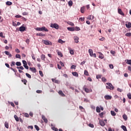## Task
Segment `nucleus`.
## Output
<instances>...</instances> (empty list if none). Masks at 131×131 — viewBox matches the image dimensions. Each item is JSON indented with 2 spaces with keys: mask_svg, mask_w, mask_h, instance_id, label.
<instances>
[{
  "mask_svg": "<svg viewBox=\"0 0 131 131\" xmlns=\"http://www.w3.org/2000/svg\"><path fill=\"white\" fill-rule=\"evenodd\" d=\"M79 39V38L76 36H74V40L75 42H76V43H78V40Z\"/></svg>",
  "mask_w": 131,
  "mask_h": 131,
  "instance_id": "39448f33",
  "label": "nucleus"
},
{
  "mask_svg": "<svg viewBox=\"0 0 131 131\" xmlns=\"http://www.w3.org/2000/svg\"><path fill=\"white\" fill-rule=\"evenodd\" d=\"M58 42H59V43H64L65 42V41H63L62 39H59L58 40Z\"/></svg>",
  "mask_w": 131,
  "mask_h": 131,
  "instance_id": "ea45409f",
  "label": "nucleus"
},
{
  "mask_svg": "<svg viewBox=\"0 0 131 131\" xmlns=\"http://www.w3.org/2000/svg\"><path fill=\"white\" fill-rule=\"evenodd\" d=\"M26 75L28 78H31V75L28 73H26Z\"/></svg>",
  "mask_w": 131,
  "mask_h": 131,
  "instance_id": "a18cd8bd",
  "label": "nucleus"
},
{
  "mask_svg": "<svg viewBox=\"0 0 131 131\" xmlns=\"http://www.w3.org/2000/svg\"><path fill=\"white\" fill-rule=\"evenodd\" d=\"M84 17L82 18V17H80L79 18V21H84Z\"/></svg>",
  "mask_w": 131,
  "mask_h": 131,
  "instance_id": "13d9d810",
  "label": "nucleus"
},
{
  "mask_svg": "<svg viewBox=\"0 0 131 131\" xmlns=\"http://www.w3.org/2000/svg\"><path fill=\"white\" fill-rule=\"evenodd\" d=\"M16 66H21V62L20 61H17L16 62Z\"/></svg>",
  "mask_w": 131,
  "mask_h": 131,
  "instance_id": "37998d69",
  "label": "nucleus"
},
{
  "mask_svg": "<svg viewBox=\"0 0 131 131\" xmlns=\"http://www.w3.org/2000/svg\"><path fill=\"white\" fill-rule=\"evenodd\" d=\"M111 114L112 115V116H115L116 115V113L114 111H111Z\"/></svg>",
  "mask_w": 131,
  "mask_h": 131,
  "instance_id": "2f4dec72",
  "label": "nucleus"
},
{
  "mask_svg": "<svg viewBox=\"0 0 131 131\" xmlns=\"http://www.w3.org/2000/svg\"><path fill=\"white\" fill-rule=\"evenodd\" d=\"M37 36H46V34L41 33H39L36 34Z\"/></svg>",
  "mask_w": 131,
  "mask_h": 131,
  "instance_id": "ddd939ff",
  "label": "nucleus"
},
{
  "mask_svg": "<svg viewBox=\"0 0 131 131\" xmlns=\"http://www.w3.org/2000/svg\"><path fill=\"white\" fill-rule=\"evenodd\" d=\"M102 81H103V82H106V81H107V79H106L105 77H102Z\"/></svg>",
  "mask_w": 131,
  "mask_h": 131,
  "instance_id": "79ce46f5",
  "label": "nucleus"
},
{
  "mask_svg": "<svg viewBox=\"0 0 131 131\" xmlns=\"http://www.w3.org/2000/svg\"><path fill=\"white\" fill-rule=\"evenodd\" d=\"M109 67H110V68H111V69H113V68H114V67L112 64H109Z\"/></svg>",
  "mask_w": 131,
  "mask_h": 131,
  "instance_id": "4d7b16f0",
  "label": "nucleus"
},
{
  "mask_svg": "<svg viewBox=\"0 0 131 131\" xmlns=\"http://www.w3.org/2000/svg\"><path fill=\"white\" fill-rule=\"evenodd\" d=\"M127 68H128V70H129V71H131V66H128Z\"/></svg>",
  "mask_w": 131,
  "mask_h": 131,
  "instance_id": "338daca9",
  "label": "nucleus"
},
{
  "mask_svg": "<svg viewBox=\"0 0 131 131\" xmlns=\"http://www.w3.org/2000/svg\"><path fill=\"white\" fill-rule=\"evenodd\" d=\"M125 36H127L128 37H129L131 36V33L129 32V33H126L125 34Z\"/></svg>",
  "mask_w": 131,
  "mask_h": 131,
  "instance_id": "f704fd0d",
  "label": "nucleus"
},
{
  "mask_svg": "<svg viewBox=\"0 0 131 131\" xmlns=\"http://www.w3.org/2000/svg\"><path fill=\"white\" fill-rule=\"evenodd\" d=\"M67 29L69 31H74V28L68 27L67 28Z\"/></svg>",
  "mask_w": 131,
  "mask_h": 131,
  "instance_id": "5701e85b",
  "label": "nucleus"
},
{
  "mask_svg": "<svg viewBox=\"0 0 131 131\" xmlns=\"http://www.w3.org/2000/svg\"><path fill=\"white\" fill-rule=\"evenodd\" d=\"M0 37H2L3 38H5V36H4V33L3 32L0 33Z\"/></svg>",
  "mask_w": 131,
  "mask_h": 131,
  "instance_id": "c03bdc74",
  "label": "nucleus"
},
{
  "mask_svg": "<svg viewBox=\"0 0 131 131\" xmlns=\"http://www.w3.org/2000/svg\"><path fill=\"white\" fill-rule=\"evenodd\" d=\"M15 61H12V62H11V67H12V66H15Z\"/></svg>",
  "mask_w": 131,
  "mask_h": 131,
  "instance_id": "680f3d73",
  "label": "nucleus"
},
{
  "mask_svg": "<svg viewBox=\"0 0 131 131\" xmlns=\"http://www.w3.org/2000/svg\"><path fill=\"white\" fill-rule=\"evenodd\" d=\"M70 53L71 54V55H74V51L72 50H71L70 51Z\"/></svg>",
  "mask_w": 131,
  "mask_h": 131,
  "instance_id": "5fc2aeb1",
  "label": "nucleus"
},
{
  "mask_svg": "<svg viewBox=\"0 0 131 131\" xmlns=\"http://www.w3.org/2000/svg\"><path fill=\"white\" fill-rule=\"evenodd\" d=\"M72 74L74 76H76V77H78V73H77V72H73Z\"/></svg>",
  "mask_w": 131,
  "mask_h": 131,
  "instance_id": "f3484780",
  "label": "nucleus"
},
{
  "mask_svg": "<svg viewBox=\"0 0 131 131\" xmlns=\"http://www.w3.org/2000/svg\"><path fill=\"white\" fill-rule=\"evenodd\" d=\"M57 54L58 55V56H60V57H63V54H62V52L59 51H57Z\"/></svg>",
  "mask_w": 131,
  "mask_h": 131,
  "instance_id": "cd10ccee",
  "label": "nucleus"
},
{
  "mask_svg": "<svg viewBox=\"0 0 131 131\" xmlns=\"http://www.w3.org/2000/svg\"><path fill=\"white\" fill-rule=\"evenodd\" d=\"M99 123L101 126H105V122L104 121H99Z\"/></svg>",
  "mask_w": 131,
  "mask_h": 131,
  "instance_id": "a211bd4d",
  "label": "nucleus"
},
{
  "mask_svg": "<svg viewBox=\"0 0 131 131\" xmlns=\"http://www.w3.org/2000/svg\"><path fill=\"white\" fill-rule=\"evenodd\" d=\"M89 53L91 56V57H93V50L92 49H89Z\"/></svg>",
  "mask_w": 131,
  "mask_h": 131,
  "instance_id": "aec40b11",
  "label": "nucleus"
},
{
  "mask_svg": "<svg viewBox=\"0 0 131 131\" xmlns=\"http://www.w3.org/2000/svg\"><path fill=\"white\" fill-rule=\"evenodd\" d=\"M125 26L127 28H131V23L129 22L127 24H126Z\"/></svg>",
  "mask_w": 131,
  "mask_h": 131,
  "instance_id": "4468645a",
  "label": "nucleus"
},
{
  "mask_svg": "<svg viewBox=\"0 0 131 131\" xmlns=\"http://www.w3.org/2000/svg\"><path fill=\"white\" fill-rule=\"evenodd\" d=\"M39 73L41 77H43V73H42V71H39Z\"/></svg>",
  "mask_w": 131,
  "mask_h": 131,
  "instance_id": "a19ab883",
  "label": "nucleus"
},
{
  "mask_svg": "<svg viewBox=\"0 0 131 131\" xmlns=\"http://www.w3.org/2000/svg\"><path fill=\"white\" fill-rule=\"evenodd\" d=\"M42 119L43 120L44 122L45 123H48V119H47L46 118V116H45L44 115H42Z\"/></svg>",
  "mask_w": 131,
  "mask_h": 131,
  "instance_id": "423d86ee",
  "label": "nucleus"
},
{
  "mask_svg": "<svg viewBox=\"0 0 131 131\" xmlns=\"http://www.w3.org/2000/svg\"><path fill=\"white\" fill-rule=\"evenodd\" d=\"M35 128L36 129V130H39V127L37 125H35Z\"/></svg>",
  "mask_w": 131,
  "mask_h": 131,
  "instance_id": "3c124183",
  "label": "nucleus"
},
{
  "mask_svg": "<svg viewBox=\"0 0 131 131\" xmlns=\"http://www.w3.org/2000/svg\"><path fill=\"white\" fill-rule=\"evenodd\" d=\"M122 117L123 119H124L125 121H126V120H127V116L126 114L123 115Z\"/></svg>",
  "mask_w": 131,
  "mask_h": 131,
  "instance_id": "412c9836",
  "label": "nucleus"
},
{
  "mask_svg": "<svg viewBox=\"0 0 131 131\" xmlns=\"http://www.w3.org/2000/svg\"><path fill=\"white\" fill-rule=\"evenodd\" d=\"M50 27H52V28H55V29H59V25L56 23L51 24Z\"/></svg>",
  "mask_w": 131,
  "mask_h": 131,
  "instance_id": "7ed1b4c3",
  "label": "nucleus"
},
{
  "mask_svg": "<svg viewBox=\"0 0 131 131\" xmlns=\"http://www.w3.org/2000/svg\"><path fill=\"white\" fill-rule=\"evenodd\" d=\"M31 57L33 60H35V55H34V54H33V52H32Z\"/></svg>",
  "mask_w": 131,
  "mask_h": 131,
  "instance_id": "e433bc0d",
  "label": "nucleus"
},
{
  "mask_svg": "<svg viewBox=\"0 0 131 131\" xmlns=\"http://www.w3.org/2000/svg\"><path fill=\"white\" fill-rule=\"evenodd\" d=\"M106 84L107 85L106 86V89L111 90V91H113V90H114V87L113 86V85H112L111 83L107 82L106 83Z\"/></svg>",
  "mask_w": 131,
  "mask_h": 131,
  "instance_id": "f03ea898",
  "label": "nucleus"
},
{
  "mask_svg": "<svg viewBox=\"0 0 131 131\" xmlns=\"http://www.w3.org/2000/svg\"><path fill=\"white\" fill-rule=\"evenodd\" d=\"M95 18V17L93 15H90V18H89V20H93Z\"/></svg>",
  "mask_w": 131,
  "mask_h": 131,
  "instance_id": "09e8293b",
  "label": "nucleus"
},
{
  "mask_svg": "<svg viewBox=\"0 0 131 131\" xmlns=\"http://www.w3.org/2000/svg\"><path fill=\"white\" fill-rule=\"evenodd\" d=\"M121 128H122V129L124 130V131H127V129H126V127L124 125H122L121 126Z\"/></svg>",
  "mask_w": 131,
  "mask_h": 131,
  "instance_id": "bb28decb",
  "label": "nucleus"
},
{
  "mask_svg": "<svg viewBox=\"0 0 131 131\" xmlns=\"http://www.w3.org/2000/svg\"><path fill=\"white\" fill-rule=\"evenodd\" d=\"M52 81L53 82H55V83H59V80L56 79L52 78Z\"/></svg>",
  "mask_w": 131,
  "mask_h": 131,
  "instance_id": "2eb2a0df",
  "label": "nucleus"
},
{
  "mask_svg": "<svg viewBox=\"0 0 131 131\" xmlns=\"http://www.w3.org/2000/svg\"><path fill=\"white\" fill-rule=\"evenodd\" d=\"M84 75H86V76H89L90 75V74H89V72L87 70H84Z\"/></svg>",
  "mask_w": 131,
  "mask_h": 131,
  "instance_id": "a878e982",
  "label": "nucleus"
},
{
  "mask_svg": "<svg viewBox=\"0 0 131 131\" xmlns=\"http://www.w3.org/2000/svg\"><path fill=\"white\" fill-rule=\"evenodd\" d=\"M15 57L17 58V59H20L21 58V55L19 54H17L15 55Z\"/></svg>",
  "mask_w": 131,
  "mask_h": 131,
  "instance_id": "4c0bfd02",
  "label": "nucleus"
},
{
  "mask_svg": "<svg viewBox=\"0 0 131 131\" xmlns=\"http://www.w3.org/2000/svg\"><path fill=\"white\" fill-rule=\"evenodd\" d=\"M89 126H90V127H92V128H94V124L91 123L89 124Z\"/></svg>",
  "mask_w": 131,
  "mask_h": 131,
  "instance_id": "6e6d98bb",
  "label": "nucleus"
},
{
  "mask_svg": "<svg viewBox=\"0 0 131 131\" xmlns=\"http://www.w3.org/2000/svg\"><path fill=\"white\" fill-rule=\"evenodd\" d=\"M101 77H102V76L101 75H97L96 76L97 79H100V78H101Z\"/></svg>",
  "mask_w": 131,
  "mask_h": 131,
  "instance_id": "49530a36",
  "label": "nucleus"
},
{
  "mask_svg": "<svg viewBox=\"0 0 131 131\" xmlns=\"http://www.w3.org/2000/svg\"><path fill=\"white\" fill-rule=\"evenodd\" d=\"M24 67L25 68V69H29V67H28V66H27V64L24 65Z\"/></svg>",
  "mask_w": 131,
  "mask_h": 131,
  "instance_id": "8fccbe9b",
  "label": "nucleus"
},
{
  "mask_svg": "<svg viewBox=\"0 0 131 131\" xmlns=\"http://www.w3.org/2000/svg\"><path fill=\"white\" fill-rule=\"evenodd\" d=\"M15 52L16 53H20V50L18 49H15Z\"/></svg>",
  "mask_w": 131,
  "mask_h": 131,
  "instance_id": "774afa93",
  "label": "nucleus"
},
{
  "mask_svg": "<svg viewBox=\"0 0 131 131\" xmlns=\"http://www.w3.org/2000/svg\"><path fill=\"white\" fill-rule=\"evenodd\" d=\"M127 97L129 100H131V93H129L127 94Z\"/></svg>",
  "mask_w": 131,
  "mask_h": 131,
  "instance_id": "58836bf2",
  "label": "nucleus"
},
{
  "mask_svg": "<svg viewBox=\"0 0 131 131\" xmlns=\"http://www.w3.org/2000/svg\"><path fill=\"white\" fill-rule=\"evenodd\" d=\"M68 5H69V7H72V6L73 5V2L71 1H70L68 2Z\"/></svg>",
  "mask_w": 131,
  "mask_h": 131,
  "instance_id": "c756f323",
  "label": "nucleus"
},
{
  "mask_svg": "<svg viewBox=\"0 0 131 131\" xmlns=\"http://www.w3.org/2000/svg\"><path fill=\"white\" fill-rule=\"evenodd\" d=\"M5 126L6 127V128H9V123L5 122Z\"/></svg>",
  "mask_w": 131,
  "mask_h": 131,
  "instance_id": "72a5a7b5",
  "label": "nucleus"
},
{
  "mask_svg": "<svg viewBox=\"0 0 131 131\" xmlns=\"http://www.w3.org/2000/svg\"><path fill=\"white\" fill-rule=\"evenodd\" d=\"M118 13L120 14V15H121L122 16H124V13H123V12H122V10H121V9L119 8L118 9Z\"/></svg>",
  "mask_w": 131,
  "mask_h": 131,
  "instance_id": "20e7f679",
  "label": "nucleus"
},
{
  "mask_svg": "<svg viewBox=\"0 0 131 131\" xmlns=\"http://www.w3.org/2000/svg\"><path fill=\"white\" fill-rule=\"evenodd\" d=\"M104 99H105V100H111V99H112V96L110 95H105L104 96Z\"/></svg>",
  "mask_w": 131,
  "mask_h": 131,
  "instance_id": "0eeeda50",
  "label": "nucleus"
},
{
  "mask_svg": "<svg viewBox=\"0 0 131 131\" xmlns=\"http://www.w3.org/2000/svg\"><path fill=\"white\" fill-rule=\"evenodd\" d=\"M45 45H46L47 46H50L52 43L49 41V40H45L44 41Z\"/></svg>",
  "mask_w": 131,
  "mask_h": 131,
  "instance_id": "1a4fd4ad",
  "label": "nucleus"
},
{
  "mask_svg": "<svg viewBox=\"0 0 131 131\" xmlns=\"http://www.w3.org/2000/svg\"><path fill=\"white\" fill-rule=\"evenodd\" d=\"M14 118L16 121H19V118H18L17 115H14Z\"/></svg>",
  "mask_w": 131,
  "mask_h": 131,
  "instance_id": "de8ad7c7",
  "label": "nucleus"
},
{
  "mask_svg": "<svg viewBox=\"0 0 131 131\" xmlns=\"http://www.w3.org/2000/svg\"><path fill=\"white\" fill-rule=\"evenodd\" d=\"M68 24H69V25H70L71 26H74V24L71 21L68 22Z\"/></svg>",
  "mask_w": 131,
  "mask_h": 131,
  "instance_id": "c9c22d12",
  "label": "nucleus"
},
{
  "mask_svg": "<svg viewBox=\"0 0 131 131\" xmlns=\"http://www.w3.org/2000/svg\"><path fill=\"white\" fill-rule=\"evenodd\" d=\"M15 18H21L22 17V16L21 15H15Z\"/></svg>",
  "mask_w": 131,
  "mask_h": 131,
  "instance_id": "69168bd1",
  "label": "nucleus"
},
{
  "mask_svg": "<svg viewBox=\"0 0 131 131\" xmlns=\"http://www.w3.org/2000/svg\"><path fill=\"white\" fill-rule=\"evenodd\" d=\"M21 81L25 85H26V83H27V80L26 79H22Z\"/></svg>",
  "mask_w": 131,
  "mask_h": 131,
  "instance_id": "473e14b6",
  "label": "nucleus"
},
{
  "mask_svg": "<svg viewBox=\"0 0 131 131\" xmlns=\"http://www.w3.org/2000/svg\"><path fill=\"white\" fill-rule=\"evenodd\" d=\"M41 60H42L43 61H45V60L46 59V55L42 54L41 55Z\"/></svg>",
  "mask_w": 131,
  "mask_h": 131,
  "instance_id": "c85d7f7f",
  "label": "nucleus"
},
{
  "mask_svg": "<svg viewBox=\"0 0 131 131\" xmlns=\"http://www.w3.org/2000/svg\"><path fill=\"white\" fill-rule=\"evenodd\" d=\"M96 112H97L98 113H100V112H101V109L99 106L96 107Z\"/></svg>",
  "mask_w": 131,
  "mask_h": 131,
  "instance_id": "393cba45",
  "label": "nucleus"
},
{
  "mask_svg": "<svg viewBox=\"0 0 131 131\" xmlns=\"http://www.w3.org/2000/svg\"><path fill=\"white\" fill-rule=\"evenodd\" d=\"M76 68V66L75 65H72L71 67V69H75Z\"/></svg>",
  "mask_w": 131,
  "mask_h": 131,
  "instance_id": "603ef678",
  "label": "nucleus"
},
{
  "mask_svg": "<svg viewBox=\"0 0 131 131\" xmlns=\"http://www.w3.org/2000/svg\"><path fill=\"white\" fill-rule=\"evenodd\" d=\"M74 31H79L80 30V28L79 27H75L74 28Z\"/></svg>",
  "mask_w": 131,
  "mask_h": 131,
  "instance_id": "dca6fc26",
  "label": "nucleus"
},
{
  "mask_svg": "<svg viewBox=\"0 0 131 131\" xmlns=\"http://www.w3.org/2000/svg\"><path fill=\"white\" fill-rule=\"evenodd\" d=\"M99 115L100 117H103V115H104V113L102 112L100 114H99Z\"/></svg>",
  "mask_w": 131,
  "mask_h": 131,
  "instance_id": "052dcab7",
  "label": "nucleus"
},
{
  "mask_svg": "<svg viewBox=\"0 0 131 131\" xmlns=\"http://www.w3.org/2000/svg\"><path fill=\"white\" fill-rule=\"evenodd\" d=\"M26 29L25 27L21 26L19 27V31H21V32L25 31Z\"/></svg>",
  "mask_w": 131,
  "mask_h": 131,
  "instance_id": "9d476101",
  "label": "nucleus"
},
{
  "mask_svg": "<svg viewBox=\"0 0 131 131\" xmlns=\"http://www.w3.org/2000/svg\"><path fill=\"white\" fill-rule=\"evenodd\" d=\"M84 11H85V8H84V7H82V8H81L80 12L81 13H82V14H83V13H84Z\"/></svg>",
  "mask_w": 131,
  "mask_h": 131,
  "instance_id": "6ab92c4d",
  "label": "nucleus"
},
{
  "mask_svg": "<svg viewBox=\"0 0 131 131\" xmlns=\"http://www.w3.org/2000/svg\"><path fill=\"white\" fill-rule=\"evenodd\" d=\"M23 63L24 65H27V62L26 60H23Z\"/></svg>",
  "mask_w": 131,
  "mask_h": 131,
  "instance_id": "bf43d9fd",
  "label": "nucleus"
},
{
  "mask_svg": "<svg viewBox=\"0 0 131 131\" xmlns=\"http://www.w3.org/2000/svg\"><path fill=\"white\" fill-rule=\"evenodd\" d=\"M36 92L37 93V94H41V93H42V91L41 90H37Z\"/></svg>",
  "mask_w": 131,
  "mask_h": 131,
  "instance_id": "864d4df0",
  "label": "nucleus"
},
{
  "mask_svg": "<svg viewBox=\"0 0 131 131\" xmlns=\"http://www.w3.org/2000/svg\"><path fill=\"white\" fill-rule=\"evenodd\" d=\"M25 117H29V114L27 113H25Z\"/></svg>",
  "mask_w": 131,
  "mask_h": 131,
  "instance_id": "0e129e2a",
  "label": "nucleus"
},
{
  "mask_svg": "<svg viewBox=\"0 0 131 131\" xmlns=\"http://www.w3.org/2000/svg\"><path fill=\"white\" fill-rule=\"evenodd\" d=\"M29 69L31 71H32V72H33L34 73H35L36 72V69H35V68L30 67Z\"/></svg>",
  "mask_w": 131,
  "mask_h": 131,
  "instance_id": "6e6552de",
  "label": "nucleus"
},
{
  "mask_svg": "<svg viewBox=\"0 0 131 131\" xmlns=\"http://www.w3.org/2000/svg\"><path fill=\"white\" fill-rule=\"evenodd\" d=\"M29 42H30V40L29 39H27L26 40V42L27 43V45H29Z\"/></svg>",
  "mask_w": 131,
  "mask_h": 131,
  "instance_id": "e2e57ef3",
  "label": "nucleus"
},
{
  "mask_svg": "<svg viewBox=\"0 0 131 131\" xmlns=\"http://www.w3.org/2000/svg\"><path fill=\"white\" fill-rule=\"evenodd\" d=\"M6 5H7V6H12V5H13V3L8 1L6 3Z\"/></svg>",
  "mask_w": 131,
  "mask_h": 131,
  "instance_id": "4be33fe9",
  "label": "nucleus"
},
{
  "mask_svg": "<svg viewBox=\"0 0 131 131\" xmlns=\"http://www.w3.org/2000/svg\"><path fill=\"white\" fill-rule=\"evenodd\" d=\"M125 61H126V63L128 64V65H131V59H127Z\"/></svg>",
  "mask_w": 131,
  "mask_h": 131,
  "instance_id": "b1692460",
  "label": "nucleus"
},
{
  "mask_svg": "<svg viewBox=\"0 0 131 131\" xmlns=\"http://www.w3.org/2000/svg\"><path fill=\"white\" fill-rule=\"evenodd\" d=\"M58 94L59 95H60V96H61V97H65V95L64 93H63V91L60 90L59 92H58Z\"/></svg>",
  "mask_w": 131,
  "mask_h": 131,
  "instance_id": "f8f14e48",
  "label": "nucleus"
},
{
  "mask_svg": "<svg viewBox=\"0 0 131 131\" xmlns=\"http://www.w3.org/2000/svg\"><path fill=\"white\" fill-rule=\"evenodd\" d=\"M84 91L85 93H92V92H93V90H92V89L90 90L89 89L86 88H84Z\"/></svg>",
  "mask_w": 131,
  "mask_h": 131,
  "instance_id": "9b49d317",
  "label": "nucleus"
},
{
  "mask_svg": "<svg viewBox=\"0 0 131 131\" xmlns=\"http://www.w3.org/2000/svg\"><path fill=\"white\" fill-rule=\"evenodd\" d=\"M36 30L37 31H46V32H48L49 31V30L46 28V27H42L41 28H36Z\"/></svg>",
  "mask_w": 131,
  "mask_h": 131,
  "instance_id": "f257e3e1",
  "label": "nucleus"
},
{
  "mask_svg": "<svg viewBox=\"0 0 131 131\" xmlns=\"http://www.w3.org/2000/svg\"><path fill=\"white\" fill-rule=\"evenodd\" d=\"M100 55H99V58H100V59H104V55H103V54L99 53Z\"/></svg>",
  "mask_w": 131,
  "mask_h": 131,
  "instance_id": "7c9ffc66",
  "label": "nucleus"
}]
</instances>
